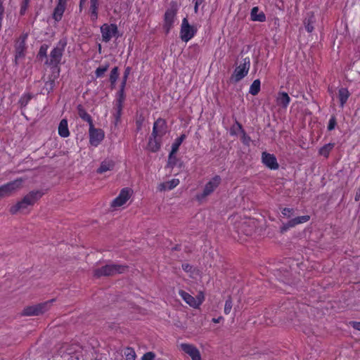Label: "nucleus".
<instances>
[{"label": "nucleus", "mask_w": 360, "mask_h": 360, "mask_svg": "<svg viewBox=\"0 0 360 360\" xmlns=\"http://www.w3.org/2000/svg\"><path fill=\"white\" fill-rule=\"evenodd\" d=\"M179 9V5L176 1H172L167 8L163 19V29L166 34L169 33L174 27L176 15Z\"/></svg>", "instance_id": "f257e3e1"}, {"label": "nucleus", "mask_w": 360, "mask_h": 360, "mask_svg": "<svg viewBox=\"0 0 360 360\" xmlns=\"http://www.w3.org/2000/svg\"><path fill=\"white\" fill-rule=\"evenodd\" d=\"M127 269L128 266L127 265L117 264H106L101 268L96 269L94 271V275L97 278L114 276L125 272Z\"/></svg>", "instance_id": "f03ea898"}, {"label": "nucleus", "mask_w": 360, "mask_h": 360, "mask_svg": "<svg viewBox=\"0 0 360 360\" xmlns=\"http://www.w3.org/2000/svg\"><path fill=\"white\" fill-rule=\"evenodd\" d=\"M65 43L62 46H56L50 52L49 57L45 61V65L49 66L52 71H60L59 65L63 58Z\"/></svg>", "instance_id": "7ed1b4c3"}, {"label": "nucleus", "mask_w": 360, "mask_h": 360, "mask_svg": "<svg viewBox=\"0 0 360 360\" xmlns=\"http://www.w3.org/2000/svg\"><path fill=\"white\" fill-rule=\"evenodd\" d=\"M221 178L219 175H215L211 178L205 185L202 192L195 195L196 200L202 202L207 196L210 195L221 184Z\"/></svg>", "instance_id": "20e7f679"}, {"label": "nucleus", "mask_w": 360, "mask_h": 360, "mask_svg": "<svg viewBox=\"0 0 360 360\" xmlns=\"http://www.w3.org/2000/svg\"><path fill=\"white\" fill-rule=\"evenodd\" d=\"M250 67V59L245 57L243 59L239 65L236 66L231 77V80L238 82L243 79L248 73Z\"/></svg>", "instance_id": "39448f33"}, {"label": "nucleus", "mask_w": 360, "mask_h": 360, "mask_svg": "<svg viewBox=\"0 0 360 360\" xmlns=\"http://www.w3.org/2000/svg\"><path fill=\"white\" fill-rule=\"evenodd\" d=\"M55 301L54 299L41 302L35 305L26 307L22 314L23 316H38L48 311L51 304Z\"/></svg>", "instance_id": "423d86ee"}, {"label": "nucleus", "mask_w": 360, "mask_h": 360, "mask_svg": "<svg viewBox=\"0 0 360 360\" xmlns=\"http://www.w3.org/2000/svg\"><path fill=\"white\" fill-rule=\"evenodd\" d=\"M197 29L191 25L186 18L182 20L180 29V38L184 42L190 41L196 34Z\"/></svg>", "instance_id": "0eeeda50"}, {"label": "nucleus", "mask_w": 360, "mask_h": 360, "mask_svg": "<svg viewBox=\"0 0 360 360\" xmlns=\"http://www.w3.org/2000/svg\"><path fill=\"white\" fill-rule=\"evenodd\" d=\"M88 0H79V10L82 12L84 6ZM89 8L88 11L90 19L92 22H96L98 18V10L100 6V0H89Z\"/></svg>", "instance_id": "6e6552de"}, {"label": "nucleus", "mask_w": 360, "mask_h": 360, "mask_svg": "<svg viewBox=\"0 0 360 360\" xmlns=\"http://www.w3.org/2000/svg\"><path fill=\"white\" fill-rule=\"evenodd\" d=\"M101 33L102 37V41L108 43L112 37H117L118 28L116 24L104 23L101 26Z\"/></svg>", "instance_id": "1a4fd4ad"}, {"label": "nucleus", "mask_w": 360, "mask_h": 360, "mask_svg": "<svg viewBox=\"0 0 360 360\" xmlns=\"http://www.w3.org/2000/svg\"><path fill=\"white\" fill-rule=\"evenodd\" d=\"M179 295L186 304L193 308H198L204 301V295L202 292L199 293L196 297H194L187 292L180 290Z\"/></svg>", "instance_id": "9d476101"}, {"label": "nucleus", "mask_w": 360, "mask_h": 360, "mask_svg": "<svg viewBox=\"0 0 360 360\" xmlns=\"http://www.w3.org/2000/svg\"><path fill=\"white\" fill-rule=\"evenodd\" d=\"M22 179H17L0 186V199L11 195L13 192L22 186Z\"/></svg>", "instance_id": "9b49d317"}, {"label": "nucleus", "mask_w": 360, "mask_h": 360, "mask_svg": "<svg viewBox=\"0 0 360 360\" xmlns=\"http://www.w3.org/2000/svg\"><path fill=\"white\" fill-rule=\"evenodd\" d=\"M133 191L130 188H122L119 195L112 201L110 205L116 208L124 205L131 196Z\"/></svg>", "instance_id": "f8f14e48"}, {"label": "nucleus", "mask_w": 360, "mask_h": 360, "mask_svg": "<svg viewBox=\"0 0 360 360\" xmlns=\"http://www.w3.org/2000/svg\"><path fill=\"white\" fill-rule=\"evenodd\" d=\"M89 143L93 146H98L105 137L104 131L101 129H96L94 125L89 126Z\"/></svg>", "instance_id": "ddd939ff"}, {"label": "nucleus", "mask_w": 360, "mask_h": 360, "mask_svg": "<svg viewBox=\"0 0 360 360\" xmlns=\"http://www.w3.org/2000/svg\"><path fill=\"white\" fill-rule=\"evenodd\" d=\"M27 35L20 36L15 41V61L17 63V60L22 58L25 56L26 52V44L25 41Z\"/></svg>", "instance_id": "4468645a"}, {"label": "nucleus", "mask_w": 360, "mask_h": 360, "mask_svg": "<svg viewBox=\"0 0 360 360\" xmlns=\"http://www.w3.org/2000/svg\"><path fill=\"white\" fill-rule=\"evenodd\" d=\"M181 349L188 354L192 360H202L199 349L193 345L189 343H181Z\"/></svg>", "instance_id": "2eb2a0df"}, {"label": "nucleus", "mask_w": 360, "mask_h": 360, "mask_svg": "<svg viewBox=\"0 0 360 360\" xmlns=\"http://www.w3.org/2000/svg\"><path fill=\"white\" fill-rule=\"evenodd\" d=\"M262 162L271 170H276L279 168V165L276 156L267 152H263L262 153Z\"/></svg>", "instance_id": "dca6fc26"}, {"label": "nucleus", "mask_w": 360, "mask_h": 360, "mask_svg": "<svg viewBox=\"0 0 360 360\" xmlns=\"http://www.w3.org/2000/svg\"><path fill=\"white\" fill-rule=\"evenodd\" d=\"M167 122L165 119L158 118L153 124L152 135L162 138L167 132Z\"/></svg>", "instance_id": "f3484780"}, {"label": "nucleus", "mask_w": 360, "mask_h": 360, "mask_svg": "<svg viewBox=\"0 0 360 360\" xmlns=\"http://www.w3.org/2000/svg\"><path fill=\"white\" fill-rule=\"evenodd\" d=\"M43 195L41 191H32L23 197L21 203H25L29 206L33 205Z\"/></svg>", "instance_id": "a211bd4d"}, {"label": "nucleus", "mask_w": 360, "mask_h": 360, "mask_svg": "<svg viewBox=\"0 0 360 360\" xmlns=\"http://www.w3.org/2000/svg\"><path fill=\"white\" fill-rule=\"evenodd\" d=\"M291 101V98L285 91H279L277 94L276 104L283 109H286Z\"/></svg>", "instance_id": "6ab92c4d"}, {"label": "nucleus", "mask_w": 360, "mask_h": 360, "mask_svg": "<svg viewBox=\"0 0 360 360\" xmlns=\"http://www.w3.org/2000/svg\"><path fill=\"white\" fill-rule=\"evenodd\" d=\"M161 139L159 136H154L151 134L148 139V150L153 153L158 151L161 147Z\"/></svg>", "instance_id": "aec40b11"}, {"label": "nucleus", "mask_w": 360, "mask_h": 360, "mask_svg": "<svg viewBox=\"0 0 360 360\" xmlns=\"http://www.w3.org/2000/svg\"><path fill=\"white\" fill-rule=\"evenodd\" d=\"M115 165L114 160L111 159H105L101 162L100 167L97 169L98 174H103L108 171H112Z\"/></svg>", "instance_id": "412c9836"}, {"label": "nucleus", "mask_w": 360, "mask_h": 360, "mask_svg": "<svg viewBox=\"0 0 360 360\" xmlns=\"http://www.w3.org/2000/svg\"><path fill=\"white\" fill-rule=\"evenodd\" d=\"M66 8L67 5L57 2L52 14L53 19L56 22L61 20Z\"/></svg>", "instance_id": "4be33fe9"}, {"label": "nucleus", "mask_w": 360, "mask_h": 360, "mask_svg": "<svg viewBox=\"0 0 360 360\" xmlns=\"http://www.w3.org/2000/svg\"><path fill=\"white\" fill-rule=\"evenodd\" d=\"M250 18L252 21L263 22L266 21V15L263 11H259L257 6L253 7L250 13Z\"/></svg>", "instance_id": "5701e85b"}, {"label": "nucleus", "mask_w": 360, "mask_h": 360, "mask_svg": "<svg viewBox=\"0 0 360 360\" xmlns=\"http://www.w3.org/2000/svg\"><path fill=\"white\" fill-rule=\"evenodd\" d=\"M315 22H316V18H315L314 13L313 12H310V13H307V17L304 20V25L305 30L308 32L311 33L314 31V24L315 23Z\"/></svg>", "instance_id": "b1692460"}, {"label": "nucleus", "mask_w": 360, "mask_h": 360, "mask_svg": "<svg viewBox=\"0 0 360 360\" xmlns=\"http://www.w3.org/2000/svg\"><path fill=\"white\" fill-rule=\"evenodd\" d=\"M350 96V93L347 88L342 87L339 89L338 97L340 101V106L343 108Z\"/></svg>", "instance_id": "393cba45"}, {"label": "nucleus", "mask_w": 360, "mask_h": 360, "mask_svg": "<svg viewBox=\"0 0 360 360\" xmlns=\"http://www.w3.org/2000/svg\"><path fill=\"white\" fill-rule=\"evenodd\" d=\"M77 109L78 115L82 120L88 122L89 126L94 124L91 116L86 111L81 104L77 105Z\"/></svg>", "instance_id": "a878e982"}, {"label": "nucleus", "mask_w": 360, "mask_h": 360, "mask_svg": "<svg viewBox=\"0 0 360 360\" xmlns=\"http://www.w3.org/2000/svg\"><path fill=\"white\" fill-rule=\"evenodd\" d=\"M59 70L52 71V74L49 77V80L45 82V88L48 91V93L52 91L55 86V81L59 77Z\"/></svg>", "instance_id": "bb28decb"}, {"label": "nucleus", "mask_w": 360, "mask_h": 360, "mask_svg": "<svg viewBox=\"0 0 360 360\" xmlns=\"http://www.w3.org/2000/svg\"><path fill=\"white\" fill-rule=\"evenodd\" d=\"M58 134L63 138H67L70 136L68 120L66 119L60 120L58 125Z\"/></svg>", "instance_id": "cd10ccee"}, {"label": "nucleus", "mask_w": 360, "mask_h": 360, "mask_svg": "<svg viewBox=\"0 0 360 360\" xmlns=\"http://www.w3.org/2000/svg\"><path fill=\"white\" fill-rule=\"evenodd\" d=\"M310 219L309 215H303L291 219L288 221V226L295 227L298 224L307 222Z\"/></svg>", "instance_id": "c85d7f7f"}, {"label": "nucleus", "mask_w": 360, "mask_h": 360, "mask_svg": "<svg viewBox=\"0 0 360 360\" xmlns=\"http://www.w3.org/2000/svg\"><path fill=\"white\" fill-rule=\"evenodd\" d=\"M335 143H329L327 144H325L319 150V155L321 156H323L326 158H328L329 157V155L330 152L333 150V148L335 147Z\"/></svg>", "instance_id": "c756f323"}, {"label": "nucleus", "mask_w": 360, "mask_h": 360, "mask_svg": "<svg viewBox=\"0 0 360 360\" xmlns=\"http://www.w3.org/2000/svg\"><path fill=\"white\" fill-rule=\"evenodd\" d=\"M261 89V82L259 79L253 81L250 86L249 93L252 96H256L259 94Z\"/></svg>", "instance_id": "7c9ffc66"}, {"label": "nucleus", "mask_w": 360, "mask_h": 360, "mask_svg": "<svg viewBox=\"0 0 360 360\" xmlns=\"http://www.w3.org/2000/svg\"><path fill=\"white\" fill-rule=\"evenodd\" d=\"M29 205L23 203H21V200L18 201L15 205L11 207L9 212L12 214H15L19 211H22L26 209Z\"/></svg>", "instance_id": "2f4dec72"}, {"label": "nucleus", "mask_w": 360, "mask_h": 360, "mask_svg": "<svg viewBox=\"0 0 360 360\" xmlns=\"http://www.w3.org/2000/svg\"><path fill=\"white\" fill-rule=\"evenodd\" d=\"M238 132H244V129L242 124L238 121L236 120L235 124L230 128V134L234 136L237 135Z\"/></svg>", "instance_id": "473e14b6"}, {"label": "nucleus", "mask_w": 360, "mask_h": 360, "mask_svg": "<svg viewBox=\"0 0 360 360\" xmlns=\"http://www.w3.org/2000/svg\"><path fill=\"white\" fill-rule=\"evenodd\" d=\"M125 360H136V354L134 348L127 347L124 349Z\"/></svg>", "instance_id": "72a5a7b5"}, {"label": "nucleus", "mask_w": 360, "mask_h": 360, "mask_svg": "<svg viewBox=\"0 0 360 360\" xmlns=\"http://www.w3.org/2000/svg\"><path fill=\"white\" fill-rule=\"evenodd\" d=\"M109 68V63H105L104 65L99 66L96 68L95 70V75L96 78H101L103 77L105 72L108 70Z\"/></svg>", "instance_id": "f704fd0d"}, {"label": "nucleus", "mask_w": 360, "mask_h": 360, "mask_svg": "<svg viewBox=\"0 0 360 360\" xmlns=\"http://www.w3.org/2000/svg\"><path fill=\"white\" fill-rule=\"evenodd\" d=\"M48 49H49V45H47L46 44H44L40 46L38 54H37V58L39 60H42L43 58L46 59L48 58V56H47Z\"/></svg>", "instance_id": "c9c22d12"}, {"label": "nucleus", "mask_w": 360, "mask_h": 360, "mask_svg": "<svg viewBox=\"0 0 360 360\" xmlns=\"http://www.w3.org/2000/svg\"><path fill=\"white\" fill-rule=\"evenodd\" d=\"M131 67L128 66V67L125 68L124 72V75H123V77H122V82H121L120 85V86L126 87L127 79L129 77V75L131 73Z\"/></svg>", "instance_id": "e433bc0d"}, {"label": "nucleus", "mask_w": 360, "mask_h": 360, "mask_svg": "<svg viewBox=\"0 0 360 360\" xmlns=\"http://www.w3.org/2000/svg\"><path fill=\"white\" fill-rule=\"evenodd\" d=\"M119 77V68L118 67H114L110 74L109 82H117Z\"/></svg>", "instance_id": "4c0bfd02"}, {"label": "nucleus", "mask_w": 360, "mask_h": 360, "mask_svg": "<svg viewBox=\"0 0 360 360\" xmlns=\"http://www.w3.org/2000/svg\"><path fill=\"white\" fill-rule=\"evenodd\" d=\"M179 184V180L178 179H172L165 183V188L172 190L176 187Z\"/></svg>", "instance_id": "58836bf2"}, {"label": "nucleus", "mask_w": 360, "mask_h": 360, "mask_svg": "<svg viewBox=\"0 0 360 360\" xmlns=\"http://www.w3.org/2000/svg\"><path fill=\"white\" fill-rule=\"evenodd\" d=\"M295 210L293 208L284 207L281 210V214L284 217L290 218L294 214Z\"/></svg>", "instance_id": "ea45409f"}, {"label": "nucleus", "mask_w": 360, "mask_h": 360, "mask_svg": "<svg viewBox=\"0 0 360 360\" xmlns=\"http://www.w3.org/2000/svg\"><path fill=\"white\" fill-rule=\"evenodd\" d=\"M125 87H122L120 86V90L117 93V98L116 101L124 102L125 100V93H124Z\"/></svg>", "instance_id": "a19ab883"}, {"label": "nucleus", "mask_w": 360, "mask_h": 360, "mask_svg": "<svg viewBox=\"0 0 360 360\" xmlns=\"http://www.w3.org/2000/svg\"><path fill=\"white\" fill-rule=\"evenodd\" d=\"M30 2V0H22L20 9V15H24L25 14L29 6Z\"/></svg>", "instance_id": "79ce46f5"}, {"label": "nucleus", "mask_w": 360, "mask_h": 360, "mask_svg": "<svg viewBox=\"0 0 360 360\" xmlns=\"http://www.w3.org/2000/svg\"><path fill=\"white\" fill-rule=\"evenodd\" d=\"M232 300H231V297H229L225 302V305H224V314H229L230 312H231V310L232 309Z\"/></svg>", "instance_id": "37998d69"}, {"label": "nucleus", "mask_w": 360, "mask_h": 360, "mask_svg": "<svg viewBox=\"0 0 360 360\" xmlns=\"http://www.w3.org/2000/svg\"><path fill=\"white\" fill-rule=\"evenodd\" d=\"M337 125V120L335 115H332L329 120L328 124V130L332 131L333 130Z\"/></svg>", "instance_id": "c03bdc74"}, {"label": "nucleus", "mask_w": 360, "mask_h": 360, "mask_svg": "<svg viewBox=\"0 0 360 360\" xmlns=\"http://www.w3.org/2000/svg\"><path fill=\"white\" fill-rule=\"evenodd\" d=\"M123 103L124 102H120V101H116L115 105H116V110H117V115H116L117 120H118L120 118L122 111V108H123Z\"/></svg>", "instance_id": "a18cd8bd"}, {"label": "nucleus", "mask_w": 360, "mask_h": 360, "mask_svg": "<svg viewBox=\"0 0 360 360\" xmlns=\"http://www.w3.org/2000/svg\"><path fill=\"white\" fill-rule=\"evenodd\" d=\"M32 99V96L30 94L23 95L20 99L21 106H26L30 101Z\"/></svg>", "instance_id": "49530a36"}, {"label": "nucleus", "mask_w": 360, "mask_h": 360, "mask_svg": "<svg viewBox=\"0 0 360 360\" xmlns=\"http://www.w3.org/2000/svg\"><path fill=\"white\" fill-rule=\"evenodd\" d=\"M181 145V143H179L178 142V141H176V139L174 140V143L172 145L170 156H172L173 154H176L177 153Z\"/></svg>", "instance_id": "de8ad7c7"}, {"label": "nucleus", "mask_w": 360, "mask_h": 360, "mask_svg": "<svg viewBox=\"0 0 360 360\" xmlns=\"http://www.w3.org/2000/svg\"><path fill=\"white\" fill-rule=\"evenodd\" d=\"M182 269L184 271L190 273L191 275L195 271V269L191 264L188 263L182 264Z\"/></svg>", "instance_id": "09e8293b"}, {"label": "nucleus", "mask_w": 360, "mask_h": 360, "mask_svg": "<svg viewBox=\"0 0 360 360\" xmlns=\"http://www.w3.org/2000/svg\"><path fill=\"white\" fill-rule=\"evenodd\" d=\"M176 162H177V158L176 157V154H173L172 156H170V153L169 154V156H168V165L173 167L176 164Z\"/></svg>", "instance_id": "8fccbe9b"}, {"label": "nucleus", "mask_w": 360, "mask_h": 360, "mask_svg": "<svg viewBox=\"0 0 360 360\" xmlns=\"http://www.w3.org/2000/svg\"><path fill=\"white\" fill-rule=\"evenodd\" d=\"M242 134L241 140L242 142L247 146L250 145V142L251 141L250 137L246 134L245 131L244 130V132H240Z\"/></svg>", "instance_id": "3c124183"}, {"label": "nucleus", "mask_w": 360, "mask_h": 360, "mask_svg": "<svg viewBox=\"0 0 360 360\" xmlns=\"http://www.w3.org/2000/svg\"><path fill=\"white\" fill-rule=\"evenodd\" d=\"M155 357V354L153 352H148L143 354L141 358V360H154Z\"/></svg>", "instance_id": "603ef678"}, {"label": "nucleus", "mask_w": 360, "mask_h": 360, "mask_svg": "<svg viewBox=\"0 0 360 360\" xmlns=\"http://www.w3.org/2000/svg\"><path fill=\"white\" fill-rule=\"evenodd\" d=\"M290 228H292V226H288V222H286L285 224H283V225L281 226L280 232L281 233H284L285 232H286Z\"/></svg>", "instance_id": "864d4df0"}, {"label": "nucleus", "mask_w": 360, "mask_h": 360, "mask_svg": "<svg viewBox=\"0 0 360 360\" xmlns=\"http://www.w3.org/2000/svg\"><path fill=\"white\" fill-rule=\"evenodd\" d=\"M204 0H195V6H194V11L195 13H198V6L203 3Z\"/></svg>", "instance_id": "5fc2aeb1"}, {"label": "nucleus", "mask_w": 360, "mask_h": 360, "mask_svg": "<svg viewBox=\"0 0 360 360\" xmlns=\"http://www.w3.org/2000/svg\"><path fill=\"white\" fill-rule=\"evenodd\" d=\"M350 324L354 329L360 331V322L352 321L350 322Z\"/></svg>", "instance_id": "6e6d98bb"}, {"label": "nucleus", "mask_w": 360, "mask_h": 360, "mask_svg": "<svg viewBox=\"0 0 360 360\" xmlns=\"http://www.w3.org/2000/svg\"><path fill=\"white\" fill-rule=\"evenodd\" d=\"M186 134H183L180 136L176 138V140L178 141V142L179 143H182L184 142V141L186 139Z\"/></svg>", "instance_id": "4d7b16f0"}, {"label": "nucleus", "mask_w": 360, "mask_h": 360, "mask_svg": "<svg viewBox=\"0 0 360 360\" xmlns=\"http://www.w3.org/2000/svg\"><path fill=\"white\" fill-rule=\"evenodd\" d=\"M223 320H224L223 316H219V317H217V318H213V319H212V321L213 323H220V322H221V321H223Z\"/></svg>", "instance_id": "13d9d810"}, {"label": "nucleus", "mask_w": 360, "mask_h": 360, "mask_svg": "<svg viewBox=\"0 0 360 360\" xmlns=\"http://www.w3.org/2000/svg\"><path fill=\"white\" fill-rule=\"evenodd\" d=\"M252 228H250L248 230H245L244 231V233L246 235V236H249V235H251L252 234Z\"/></svg>", "instance_id": "bf43d9fd"}, {"label": "nucleus", "mask_w": 360, "mask_h": 360, "mask_svg": "<svg viewBox=\"0 0 360 360\" xmlns=\"http://www.w3.org/2000/svg\"><path fill=\"white\" fill-rule=\"evenodd\" d=\"M70 0H58L57 2L60 3V4H65V5H68V2Z\"/></svg>", "instance_id": "052dcab7"}, {"label": "nucleus", "mask_w": 360, "mask_h": 360, "mask_svg": "<svg viewBox=\"0 0 360 360\" xmlns=\"http://www.w3.org/2000/svg\"><path fill=\"white\" fill-rule=\"evenodd\" d=\"M110 83L111 89H113L115 86L116 82H110Z\"/></svg>", "instance_id": "680f3d73"}, {"label": "nucleus", "mask_w": 360, "mask_h": 360, "mask_svg": "<svg viewBox=\"0 0 360 360\" xmlns=\"http://www.w3.org/2000/svg\"><path fill=\"white\" fill-rule=\"evenodd\" d=\"M359 197H360V192L359 193H356V195H355V200L356 201L359 200Z\"/></svg>", "instance_id": "e2e57ef3"}, {"label": "nucleus", "mask_w": 360, "mask_h": 360, "mask_svg": "<svg viewBox=\"0 0 360 360\" xmlns=\"http://www.w3.org/2000/svg\"><path fill=\"white\" fill-rule=\"evenodd\" d=\"M98 51H99V53L101 52V44L98 45Z\"/></svg>", "instance_id": "0e129e2a"}]
</instances>
